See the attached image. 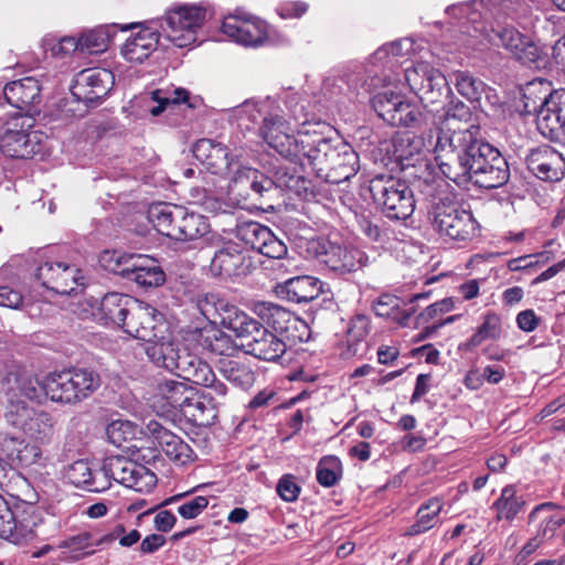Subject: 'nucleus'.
I'll return each mask as SVG.
<instances>
[{
    "label": "nucleus",
    "instance_id": "052dcab7",
    "mask_svg": "<svg viewBox=\"0 0 565 565\" xmlns=\"http://www.w3.org/2000/svg\"><path fill=\"white\" fill-rule=\"evenodd\" d=\"M404 96L394 92H382L376 94L372 99V106L379 117L384 121L393 120L396 108L401 105Z\"/></svg>",
    "mask_w": 565,
    "mask_h": 565
},
{
    "label": "nucleus",
    "instance_id": "a19ab883",
    "mask_svg": "<svg viewBox=\"0 0 565 565\" xmlns=\"http://www.w3.org/2000/svg\"><path fill=\"white\" fill-rule=\"evenodd\" d=\"M218 370L223 377L242 390H248L255 383V372L248 364L238 360H221Z\"/></svg>",
    "mask_w": 565,
    "mask_h": 565
},
{
    "label": "nucleus",
    "instance_id": "2eb2a0df",
    "mask_svg": "<svg viewBox=\"0 0 565 565\" xmlns=\"http://www.w3.org/2000/svg\"><path fill=\"white\" fill-rule=\"evenodd\" d=\"M252 268V257L232 241L223 242L214 250L209 267L212 276L225 279L246 276Z\"/></svg>",
    "mask_w": 565,
    "mask_h": 565
},
{
    "label": "nucleus",
    "instance_id": "de8ad7c7",
    "mask_svg": "<svg viewBox=\"0 0 565 565\" xmlns=\"http://www.w3.org/2000/svg\"><path fill=\"white\" fill-rule=\"evenodd\" d=\"M401 299L392 295H382L373 302V310L376 316L397 320L406 326L407 320L414 315L415 309L401 310Z\"/></svg>",
    "mask_w": 565,
    "mask_h": 565
},
{
    "label": "nucleus",
    "instance_id": "f3484780",
    "mask_svg": "<svg viewBox=\"0 0 565 565\" xmlns=\"http://www.w3.org/2000/svg\"><path fill=\"white\" fill-rule=\"evenodd\" d=\"M36 277L45 288L58 295H71L84 286L81 270L65 263L46 262L39 266Z\"/></svg>",
    "mask_w": 565,
    "mask_h": 565
},
{
    "label": "nucleus",
    "instance_id": "3c124183",
    "mask_svg": "<svg viewBox=\"0 0 565 565\" xmlns=\"http://www.w3.org/2000/svg\"><path fill=\"white\" fill-rule=\"evenodd\" d=\"M270 232L269 227L254 221L239 223L235 230L236 237L254 250L265 244Z\"/></svg>",
    "mask_w": 565,
    "mask_h": 565
},
{
    "label": "nucleus",
    "instance_id": "49530a36",
    "mask_svg": "<svg viewBox=\"0 0 565 565\" xmlns=\"http://www.w3.org/2000/svg\"><path fill=\"white\" fill-rule=\"evenodd\" d=\"M441 509L443 503L438 498L428 500L426 504L418 509L417 520L407 529L406 534L414 536L433 529L438 522V515Z\"/></svg>",
    "mask_w": 565,
    "mask_h": 565
},
{
    "label": "nucleus",
    "instance_id": "423d86ee",
    "mask_svg": "<svg viewBox=\"0 0 565 565\" xmlns=\"http://www.w3.org/2000/svg\"><path fill=\"white\" fill-rule=\"evenodd\" d=\"M471 157V182L479 188L497 189L510 179V168L501 152L488 142L480 141Z\"/></svg>",
    "mask_w": 565,
    "mask_h": 565
},
{
    "label": "nucleus",
    "instance_id": "338daca9",
    "mask_svg": "<svg viewBox=\"0 0 565 565\" xmlns=\"http://www.w3.org/2000/svg\"><path fill=\"white\" fill-rule=\"evenodd\" d=\"M454 308L451 298H445L428 306L422 313L416 317V327L429 326V322H438V318Z\"/></svg>",
    "mask_w": 565,
    "mask_h": 565
},
{
    "label": "nucleus",
    "instance_id": "4d7b16f0",
    "mask_svg": "<svg viewBox=\"0 0 565 565\" xmlns=\"http://www.w3.org/2000/svg\"><path fill=\"white\" fill-rule=\"evenodd\" d=\"M124 532V527L119 526L117 527L113 533L106 534L98 539L96 542L92 543L90 535L88 533H83L77 536H74L70 539L67 542V546L71 548L72 552H78L83 551L81 556H87L92 555L95 551L90 547L98 546L103 544H109L114 542L116 539H118L119 533Z\"/></svg>",
    "mask_w": 565,
    "mask_h": 565
},
{
    "label": "nucleus",
    "instance_id": "603ef678",
    "mask_svg": "<svg viewBox=\"0 0 565 565\" xmlns=\"http://www.w3.org/2000/svg\"><path fill=\"white\" fill-rule=\"evenodd\" d=\"M110 35L104 28H97L83 32L79 36V54H99L107 50Z\"/></svg>",
    "mask_w": 565,
    "mask_h": 565
},
{
    "label": "nucleus",
    "instance_id": "7ed1b4c3",
    "mask_svg": "<svg viewBox=\"0 0 565 565\" xmlns=\"http://www.w3.org/2000/svg\"><path fill=\"white\" fill-rule=\"evenodd\" d=\"M370 191L386 217L406 220L414 213V194L405 181L393 175H376L370 182Z\"/></svg>",
    "mask_w": 565,
    "mask_h": 565
},
{
    "label": "nucleus",
    "instance_id": "1a4fd4ad",
    "mask_svg": "<svg viewBox=\"0 0 565 565\" xmlns=\"http://www.w3.org/2000/svg\"><path fill=\"white\" fill-rule=\"evenodd\" d=\"M99 475L105 483L111 479L136 491H149L157 484V476L150 469L124 456L106 458Z\"/></svg>",
    "mask_w": 565,
    "mask_h": 565
},
{
    "label": "nucleus",
    "instance_id": "f257e3e1",
    "mask_svg": "<svg viewBox=\"0 0 565 565\" xmlns=\"http://www.w3.org/2000/svg\"><path fill=\"white\" fill-rule=\"evenodd\" d=\"M102 385L100 375L90 369L75 367L51 373L40 384L52 402L76 405L90 397Z\"/></svg>",
    "mask_w": 565,
    "mask_h": 565
},
{
    "label": "nucleus",
    "instance_id": "6e6552de",
    "mask_svg": "<svg viewBox=\"0 0 565 565\" xmlns=\"http://www.w3.org/2000/svg\"><path fill=\"white\" fill-rule=\"evenodd\" d=\"M308 252L321 264L341 274L355 271L367 265L369 257L359 248L342 247L323 238L311 239Z\"/></svg>",
    "mask_w": 565,
    "mask_h": 565
},
{
    "label": "nucleus",
    "instance_id": "f8f14e48",
    "mask_svg": "<svg viewBox=\"0 0 565 565\" xmlns=\"http://www.w3.org/2000/svg\"><path fill=\"white\" fill-rule=\"evenodd\" d=\"M169 330L163 315L149 303L137 300L128 321H126L124 331L135 339L145 341H154L163 339V334Z\"/></svg>",
    "mask_w": 565,
    "mask_h": 565
},
{
    "label": "nucleus",
    "instance_id": "aec40b11",
    "mask_svg": "<svg viewBox=\"0 0 565 565\" xmlns=\"http://www.w3.org/2000/svg\"><path fill=\"white\" fill-rule=\"evenodd\" d=\"M40 81L29 76L7 84L3 95L11 106L25 113L24 117L32 118L34 114L39 113L42 99Z\"/></svg>",
    "mask_w": 565,
    "mask_h": 565
},
{
    "label": "nucleus",
    "instance_id": "79ce46f5",
    "mask_svg": "<svg viewBox=\"0 0 565 565\" xmlns=\"http://www.w3.org/2000/svg\"><path fill=\"white\" fill-rule=\"evenodd\" d=\"M22 431L40 444H50L55 434V420L50 413L36 409Z\"/></svg>",
    "mask_w": 565,
    "mask_h": 565
},
{
    "label": "nucleus",
    "instance_id": "393cba45",
    "mask_svg": "<svg viewBox=\"0 0 565 565\" xmlns=\"http://www.w3.org/2000/svg\"><path fill=\"white\" fill-rule=\"evenodd\" d=\"M330 156L329 164L321 180L339 184L356 174L359 170V156L349 145L335 142Z\"/></svg>",
    "mask_w": 565,
    "mask_h": 565
},
{
    "label": "nucleus",
    "instance_id": "0e129e2a",
    "mask_svg": "<svg viewBox=\"0 0 565 565\" xmlns=\"http://www.w3.org/2000/svg\"><path fill=\"white\" fill-rule=\"evenodd\" d=\"M424 149V140L416 136L402 138L396 148L401 161H407L406 166H415Z\"/></svg>",
    "mask_w": 565,
    "mask_h": 565
},
{
    "label": "nucleus",
    "instance_id": "cd10ccee",
    "mask_svg": "<svg viewBox=\"0 0 565 565\" xmlns=\"http://www.w3.org/2000/svg\"><path fill=\"white\" fill-rule=\"evenodd\" d=\"M193 154L213 174L225 175L230 173L234 162L228 158L225 146L212 139H200L193 146Z\"/></svg>",
    "mask_w": 565,
    "mask_h": 565
},
{
    "label": "nucleus",
    "instance_id": "58836bf2",
    "mask_svg": "<svg viewBox=\"0 0 565 565\" xmlns=\"http://www.w3.org/2000/svg\"><path fill=\"white\" fill-rule=\"evenodd\" d=\"M158 390L160 395L173 408H179L183 412H186L184 409L185 407H193L201 412L204 411V405L202 402L198 401L192 403V397L190 396L191 391L183 382L168 380L160 383Z\"/></svg>",
    "mask_w": 565,
    "mask_h": 565
},
{
    "label": "nucleus",
    "instance_id": "ea45409f",
    "mask_svg": "<svg viewBox=\"0 0 565 565\" xmlns=\"http://www.w3.org/2000/svg\"><path fill=\"white\" fill-rule=\"evenodd\" d=\"M526 505L522 495H518L514 486H505L493 502L491 509L495 511L497 521H505L512 523L518 514L524 510Z\"/></svg>",
    "mask_w": 565,
    "mask_h": 565
},
{
    "label": "nucleus",
    "instance_id": "5701e85b",
    "mask_svg": "<svg viewBox=\"0 0 565 565\" xmlns=\"http://www.w3.org/2000/svg\"><path fill=\"white\" fill-rule=\"evenodd\" d=\"M490 40L508 50L523 64H535L540 58L539 47L525 35L512 26L492 30Z\"/></svg>",
    "mask_w": 565,
    "mask_h": 565
},
{
    "label": "nucleus",
    "instance_id": "6ab92c4d",
    "mask_svg": "<svg viewBox=\"0 0 565 565\" xmlns=\"http://www.w3.org/2000/svg\"><path fill=\"white\" fill-rule=\"evenodd\" d=\"M260 131L270 148L291 161L300 142V129L297 135H291L288 121L275 114L264 118Z\"/></svg>",
    "mask_w": 565,
    "mask_h": 565
},
{
    "label": "nucleus",
    "instance_id": "9d476101",
    "mask_svg": "<svg viewBox=\"0 0 565 565\" xmlns=\"http://www.w3.org/2000/svg\"><path fill=\"white\" fill-rule=\"evenodd\" d=\"M334 146L335 143L331 139L326 138L317 130L307 129L306 122H303L300 129V142L296 150V156L292 157L290 162L305 166V161H307L308 167L316 177L322 179Z\"/></svg>",
    "mask_w": 565,
    "mask_h": 565
},
{
    "label": "nucleus",
    "instance_id": "c85d7f7f",
    "mask_svg": "<svg viewBox=\"0 0 565 565\" xmlns=\"http://www.w3.org/2000/svg\"><path fill=\"white\" fill-rule=\"evenodd\" d=\"M322 281L312 276H296L279 282L275 291L289 301L301 303L316 299L322 292Z\"/></svg>",
    "mask_w": 565,
    "mask_h": 565
},
{
    "label": "nucleus",
    "instance_id": "ddd939ff",
    "mask_svg": "<svg viewBox=\"0 0 565 565\" xmlns=\"http://www.w3.org/2000/svg\"><path fill=\"white\" fill-rule=\"evenodd\" d=\"M242 339V345L247 354L267 362L278 361L287 350L285 340L257 320L250 324Z\"/></svg>",
    "mask_w": 565,
    "mask_h": 565
},
{
    "label": "nucleus",
    "instance_id": "6e6d98bb",
    "mask_svg": "<svg viewBox=\"0 0 565 565\" xmlns=\"http://www.w3.org/2000/svg\"><path fill=\"white\" fill-rule=\"evenodd\" d=\"M225 298L216 292H206L199 295L195 299V306L200 313L211 324H215L220 320Z\"/></svg>",
    "mask_w": 565,
    "mask_h": 565
},
{
    "label": "nucleus",
    "instance_id": "bf43d9fd",
    "mask_svg": "<svg viewBox=\"0 0 565 565\" xmlns=\"http://www.w3.org/2000/svg\"><path fill=\"white\" fill-rule=\"evenodd\" d=\"M394 114L393 120L387 122L393 127H419L424 120L422 111L405 98L402 99Z\"/></svg>",
    "mask_w": 565,
    "mask_h": 565
},
{
    "label": "nucleus",
    "instance_id": "2f4dec72",
    "mask_svg": "<svg viewBox=\"0 0 565 565\" xmlns=\"http://www.w3.org/2000/svg\"><path fill=\"white\" fill-rule=\"evenodd\" d=\"M159 38L160 33L156 28H142L125 42L121 53L129 62L142 63L157 49Z\"/></svg>",
    "mask_w": 565,
    "mask_h": 565
},
{
    "label": "nucleus",
    "instance_id": "8fccbe9b",
    "mask_svg": "<svg viewBox=\"0 0 565 565\" xmlns=\"http://www.w3.org/2000/svg\"><path fill=\"white\" fill-rule=\"evenodd\" d=\"M212 381L205 384H200L204 386L207 392L203 395L204 398H209L213 402L212 406L209 409L202 412V416L199 418L200 424H209L210 420L216 417L215 408L218 405H223L227 395V386L215 377L214 372L212 371Z\"/></svg>",
    "mask_w": 565,
    "mask_h": 565
},
{
    "label": "nucleus",
    "instance_id": "b1692460",
    "mask_svg": "<svg viewBox=\"0 0 565 565\" xmlns=\"http://www.w3.org/2000/svg\"><path fill=\"white\" fill-rule=\"evenodd\" d=\"M434 153L452 150L456 153L475 151L481 141L478 139L479 127L436 128Z\"/></svg>",
    "mask_w": 565,
    "mask_h": 565
},
{
    "label": "nucleus",
    "instance_id": "4be33fe9",
    "mask_svg": "<svg viewBox=\"0 0 565 565\" xmlns=\"http://www.w3.org/2000/svg\"><path fill=\"white\" fill-rule=\"evenodd\" d=\"M222 31L233 41L245 46H258L267 40V24L255 18L228 15L222 23Z\"/></svg>",
    "mask_w": 565,
    "mask_h": 565
},
{
    "label": "nucleus",
    "instance_id": "f704fd0d",
    "mask_svg": "<svg viewBox=\"0 0 565 565\" xmlns=\"http://www.w3.org/2000/svg\"><path fill=\"white\" fill-rule=\"evenodd\" d=\"M180 344L173 339L170 330L163 334V339L147 342L146 354L150 361L168 371L175 366L174 361L181 351Z\"/></svg>",
    "mask_w": 565,
    "mask_h": 565
},
{
    "label": "nucleus",
    "instance_id": "c756f323",
    "mask_svg": "<svg viewBox=\"0 0 565 565\" xmlns=\"http://www.w3.org/2000/svg\"><path fill=\"white\" fill-rule=\"evenodd\" d=\"M475 151L456 153L452 150H446L441 153H435V160L438 163L441 173L458 185H466L471 182L472 162L471 154Z\"/></svg>",
    "mask_w": 565,
    "mask_h": 565
},
{
    "label": "nucleus",
    "instance_id": "13d9d810",
    "mask_svg": "<svg viewBox=\"0 0 565 565\" xmlns=\"http://www.w3.org/2000/svg\"><path fill=\"white\" fill-rule=\"evenodd\" d=\"M273 181L277 186V193L279 189H286L300 195L308 190V181L295 171L291 172L287 167H278Z\"/></svg>",
    "mask_w": 565,
    "mask_h": 565
},
{
    "label": "nucleus",
    "instance_id": "680f3d73",
    "mask_svg": "<svg viewBox=\"0 0 565 565\" xmlns=\"http://www.w3.org/2000/svg\"><path fill=\"white\" fill-rule=\"evenodd\" d=\"M341 477V462L334 456L323 457L317 467V481L326 488L333 487Z\"/></svg>",
    "mask_w": 565,
    "mask_h": 565
},
{
    "label": "nucleus",
    "instance_id": "4468645a",
    "mask_svg": "<svg viewBox=\"0 0 565 565\" xmlns=\"http://www.w3.org/2000/svg\"><path fill=\"white\" fill-rule=\"evenodd\" d=\"M4 134L0 138L2 152L11 158L26 159L39 151V145L28 131L33 126V119L22 114L15 115L7 124Z\"/></svg>",
    "mask_w": 565,
    "mask_h": 565
},
{
    "label": "nucleus",
    "instance_id": "37998d69",
    "mask_svg": "<svg viewBox=\"0 0 565 565\" xmlns=\"http://www.w3.org/2000/svg\"><path fill=\"white\" fill-rule=\"evenodd\" d=\"M254 321V318L247 316L238 307L225 299L220 320L216 321L215 326L220 324L232 330L237 337L242 338Z\"/></svg>",
    "mask_w": 565,
    "mask_h": 565
},
{
    "label": "nucleus",
    "instance_id": "09e8293b",
    "mask_svg": "<svg viewBox=\"0 0 565 565\" xmlns=\"http://www.w3.org/2000/svg\"><path fill=\"white\" fill-rule=\"evenodd\" d=\"M451 81L458 93L470 103H479L487 85L478 77L467 71H456Z\"/></svg>",
    "mask_w": 565,
    "mask_h": 565
},
{
    "label": "nucleus",
    "instance_id": "e433bc0d",
    "mask_svg": "<svg viewBox=\"0 0 565 565\" xmlns=\"http://www.w3.org/2000/svg\"><path fill=\"white\" fill-rule=\"evenodd\" d=\"M132 260L127 279L142 287H158L164 282L166 275L154 259L138 254Z\"/></svg>",
    "mask_w": 565,
    "mask_h": 565
},
{
    "label": "nucleus",
    "instance_id": "473e14b6",
    "mask_svg": "<svg viewBox=\"0 0 565 565\" xmlns=\"http://www.w3.org/2000/svg\"><path fill=\"white\" fill-rule=\"evenodd\" d=\"M174 361L175 366L170 372L194 384H205L212 380L211 366L186 349H181Z\"/></svg>",
    "mask_w": 565,
    "mask_h": 565
},
{
    "label": "nucleus",
    "instance_id": "dca6fc26",
    "mask_svg": "<svg viewBox=\"0 0 565 565\" xmlns=\"http://www.w3.org/2000/svg\"><path fill=\"white\" fill-rule=\"evenodd\" d=\"M231 188L238 193L249 189L252 193L246 192V194L262 200L264 211L275 209L274 201L277 196V186H275L273 179L254 168L238 167L231 179Z\"/></svg>",
    "mask_w": 565,
    "mask_h": 565
},
{
    "label": "nucleus",
    "instance_id": "5fc2aeb1",
    "mask_svg": "<svg viewBox=\"0 0 565 565\" xmlns=\"http://www.w3.org/2000/svg\"><path fill=\"white\" fill-rule=\"evenodd\" d=\"M210 231L209 220L198 213L189 212L185 210V214L181 227V236L179 242H189L198 239L204 236Z\"/></svg>",
    "mask_w": 565,
    "mask_h": 565
},
{
    "label": "nucleus",
    "instance_id": "4c0bfd02",
    "mask_svg": "<svg viewBox=\"0 0 565 565\" xmlns=\"http://www.w3.org/2000/svg\"><path fill=\"white\" fill-rule=\"evenodd\" d=\"M100 470L93 471L85 460L73 462L66 470V478L76 487L84 488L90 492H98L107 488Z\"/></svg>",
    "mask_w": 565,
    "mask_h": 565
},
{
    "label": "nucleus",
    "instance_id": "c03bdc74",
    "mask_svg": "<svg viewBox=\"0 0 565 565\" xmlns=\"http://www.w3.org/2000/svg\"><path fill=\"white\" fill-rule=\"evenodd\" d=\"M470 108L461 100H451L435 122L436 128L477 127L471 124Z\"/></svg>",
    "mask_w": 565,
    "mask_h": 565
},
{
    "label": "nucleus",
    "instance_id": "bb28decb",
    "mask_svg": "<svg viewBox=\"0 0 565 565\" xmlns=\"http://www.w3.org/2000/svg\"><path fill=\"white\" fill-rule=\"evenodd\" d=\"M35 521L31 515L17 520L7 501L0 495V537L21 544L35 536Z\"/></svg>",
    "mask_w": 565,
    "mask_h": 565
},
{
    "label": "nucleus",
    "instance_id": "e2e57ef3",
    "mask_svg": "<svg viewBox=\"0 0 565 565\" xmlns=\"http://www.w3.org/2000/svg\"><path fill=\"white\" fill-rule=\"evenodd\" d=\"M446 84V79L443 74L434 70L433 73L423 84V89H419L416 95L424 104H435L443 95V87Z\"/></svg>",
    "mask_w": 565,
    "mask_h": 565
},
{
    "label": "nucleus",
    "instance_id": "a18cd8bd",
    "mask_svg": "<svg viewBox=\"0 0 565 565\" xmlns=\"http://www.w3.org/2000/svg\"><path fill=\"white\" fill-rule=\"evenodd\" d=\"M501 334V318L495 312H487L483 317V322L477 328L471 338L461 345V348L465 350H472L488 339H500Z\"/></svg>",
    "mask_w": 565,
    "mask_h": 565
},
{
    "label": "nucleus",
    "instance_id": "c9c22d12",
    "mask_svg": "<svg viewBox=\"0 0 565 565\" xmlns=\"http://www.w3.org/2000/svg\"><path fill=\"white\" fill-rule=\"evenodd\" d=\"M0 448L8 460L20 466L34 465L42 456L38 446L25 444L23 439L8 434L0 436Z\"/></svg>",
    "mask_w": 565,
    "mask_h": 565
},
{
    "label": "nucleus",
    "instance_id": "9b49d317",
    "mask_svg": "<svg viewBox=\"0 0 565 565\" xmlns=\"http://www.w3.org/2000/svg\"><path fill=\"white\" fill-rule=\"evenodd\" d=\"M255 313L279 334H286L292 341L305 342L310 338L307 323L291 311L273 302H258L255 305Z\"/></svg>",
    "mask_w": 565,
    "mask_h": 565
},
{
    "label": "nucleus",
    "instance_id": "a211bd4d",
    "mask_svg": "<svg viewBox=\"0 0 565 565\" xmlns=\"http://www.w3.org/2000/svg\"><path fill=\"white\" fill-rule=\"evenodd\" d=\"M114 85V75L105 68H88L78 73L72 87V95L86 105L103 99Z\"/></svg>",
    "mask_w": 565,
    "mask_h": 565
},
{
    "label": "nucleus",
    "instance_id": "864d4df0",
    "mask_svg": "<svg viewBox=\"0 0 565 565\" xmlns=\"http://www.w3.org/2000/svg\"><path fill=\"white\" fill-rule=\"evenodd\" d=\"M138 254H126L119 250H105L99 258L102 266L116 275L127 279L129 275L132 259H136Z\"/></svg>",
    "mask_w": 565,
    "mask_h": 565
},
{
    "label": "nucleus",
    "instance_id": "412c9836",
    "mask_svg": "<svg viewBox=\"0 0 565 565\" xmlns=\"http://www.w3.org/2000/svg\"><path fill=\"white\" fill-rule=\"evenodd\" d=\"M527 169L543 181L556 182L565 175V159L547 145L532 149L526 157Z\"/></svg>",
    "mask_w": 565,
    "mask_h": 565
},
{
    "label": "nucleus",
    "instance_id": "774afa93",
    "mask_svg": "<svg viewBox=\"0 0 565 565\" xmlns=\"http://www.w3.org/2000/svg\"><path fill=\"white\" fill-rule=\"evenodd\" d=\"M151 98L158 102V106H154L150 109V114L152 116H159L168 105L170 104H181L188 100L189 93L183 88H177L172 92L171 95H163L162 90L157 89L151 93Z\"/></svg>",
    "mask_w": 565,
    "mask_h": 565
},
{
    "label": "nucleus",
    "instance_id": "39448f33",
    "mask_svg": "<svg viewBox=\"0 0 565 565\" xmlns=\"http://www.w3.org/2000/svg\"><path fill=\"white\" fill-rule=\"evenodd\" d=\"M206 13V9L199 4H177L167 10L160 28L175 46L186 47L198 41Z\"/></svg>",
    "mask_w": 565,
    "mask_h": 565
},
{
    "label": "nucleus",
    "instance_id": "72a5a7b5",
    "mask_svg": "<svg viewBox=\"0 0 565 565\" xmlns=\"http://www.w3.org/2000/svg\"><path fill=\"white\" fill-rule=\"evenodd\" d=\"M136 301L137 299L128 295L109 292L100 301V319L117 324L124 330Z\"/></svg>",
    "mask_w": 565,
    "mask_h": 565
},
{
    "label": "nucleus",
    "instance_id": "f03ea898",
    "mask_svg": "<svg viewBox=\"0 0 565 565\" xmlns=\"http://www.w3.org/2000/svg\"><path fill=\"white\" fill-rule=\"evenodd\" d=\"M3 386L7 398L4 418L10 426L23 430L36 409L22 398L40 403L44 395L40 382L26 372L15 371L7 375Z\"/></svg>",
    "mask_w": 565,
    "mask_h": 565
},
{
    "label": "nucleus",
    "instance_id": "0eeeda50",
    "mask_svg": "<svg viewBox=\"0 0 565 565\" xmlns=\"http://www.w3.org/2000/svg\"><path fill=\"white\" fill-rule=\"evenodd\" d=\"M524 107L527 114H536L537 129L545 138L565 143V89L553 90L539 104L525 102Z\"/></svg>",
    "mask_w": 565,
    "mask_h": 565
},
{
    "label": "nucleus",
    "instance_id": "7c9ffc66",
    "mask_svg": "<svg viewBox=\"0 0 565 565\" xmlns=\"http://www.w3.org/2000/svg\"><path fill=\"white\" fill-rule=\"evenodd\" d=\"M146 429L171 460L184 463L191 459L192 449L190 446L179 436L163 427L159 422L154 419L149 420L146 425Z\"/></svg>",
    "mask_w": 565,
    "mask_h": 565
},
{
    "label": "nucleus",
    "instance_id": "20e7f679",
    "mask_svg": "<svg viewBox=\"0 0 565 565\" xmlns=\"http://www.w3.org/2000/svg\"><path fill=\"white\" fill-rule=\"evenodd\" d=\"M433 228L451 241L467 242L477 236L478 223L471 212L448 199H439L428 213Z\"/></svg>",
    "mask_w": 565,
    "mask_h": 565
},
{
    "label": "nucleus",
    "instance_id": "a878e982",
    "mask_svg": "<svg viewBox=\"0 0 565 565\" xmlns=\"http://www.w3.org/2000/svg\"><path fill=\"white\" fill-rule=\"evenodd\" d=\"M185 210V207L175 204L157 203L150 206L148 218L159 233L178 241L181 236Z\"/></svg>",
    "mask_w": 565,
    "mask_h": 565
},
{
    "label": "nucleus",
    "instance_id": "69168bd1",
    "mask_svg": "<svg viewBox=\"0 0 565 565\" xmlns=\"http://www.w3.org/2000/svg\"><path fill=\"white\" fill-rule=\"evenodd\" d=\"M203 343L212 353L218 355L230 356L233 351H235L231 337L221 330H213L211 333L206 334Z\"/></svg>",
    "mask_w": 565,
    "mask_h": 565
}]
</instances>
